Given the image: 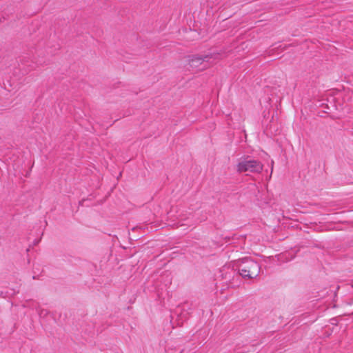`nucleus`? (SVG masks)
<instances>
[{
	"label": "nucleus",
	"instance_id": "1",
	"mask_svg": "<svg viewBox=\"0 0 353 353\" xmlns=\"http://www.w3.org/2000/svg\"><path fill=\"white\" fill-rule=\"evenodd\" d=\"M238 271L244 279L256 278L260 273L259 264L250 258H244L238 262Z\"/></svg>",
	"mask_w": 353,
	"mask_h": 353
},
{
	"label": "nucleus",
	"instance_id": "2",
	"mask_svg": "<svg viewBox=\"0 0 353 353\" xmlns=\"http://www.w3.org/2000/svg\"><path fill=\"white\" fill-rule=\"evenodd\" d=\"M263 169V163L253 159L245 158L239 160L236 165V171L239 173H261Z\"/></svg>",
	"mask_w": 353,
	"mask_h": 353
},
{
	"label": "nucleus",
	"instance_id": "3",
	"mask_svg": "<svg viewBox=\"0 0 353 353\" xmlns=\"http://www.w3.org/2000/svg\"><path fill=\"white\" fill-rule=\"evenodd\" d=\"M219 54L202 56H192L189 59L190 67L196 70H203L210 64L215 63L218 59Z\"/></svg>",
	"mask_w": 353,
	"mask_h": 353
},
{
	"label": "nucleus",
	"instance_id": "4",
	"mask_svg": "<svg viewBox=\"0 0 353 353\" xmlns=\"http://www.w3.org/2000/svg\"><path fill=\"white\" fill-rule=\"evenodd\" d=\"M273 163H274V161H272V169H271V173L272 172V170H273Z\"/></svg>",
	"mask_w": 353,
	"mask_h": 353
}]
</instances>
